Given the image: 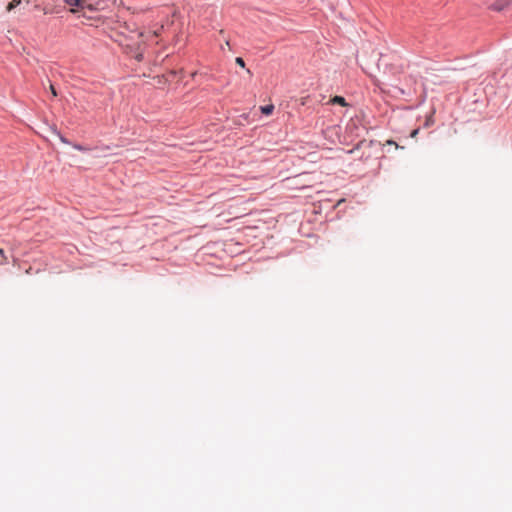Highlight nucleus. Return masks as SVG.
<instances>
[{
	"label": "nucleus",
	"mask_w": 512,
	"mask_h": 512,
	"mask_svg": "<svg viewBox=\"0 0 512 512\" xmlns=\"http://www.w3.org/2000/svg\"><path fill=\"white\" fill-rule=\"evenodd\" d=\"M163 25L158 28V29H155L153 31H148V32H136L135 33V36L137 38V41L134 43H126L124 45L125 49H126V52L127 53H131L133 54V57L137 60V61H142L143 60V48H142V45L148 41V40H151L152 38H157L161 35L162 31H163Z\"/></svg>",
	"instance_id": "f257e3e1"
},
{
	"label": "nucleus",
	"mask_w": 512,
	"mask_h": 512,
	"mask_svg": "<svg viewBox=\"0 0 512 512\" xmlns=\"http://www.w3.org/2000/svg\"><path fill=\"white\" fill-rule=\"evenodd\" d=\"M65 2L73 7H78L81 9L88 8L89 10H93V6L91 4H87L85 0H65Z\"/></svg>",
	"instance_id": "f03ea898"
},
{
	"label": "nucleus",
	"mask_w": 512,
	"mask_h": 512,
	"mask_svg": "<svg viewBox=\"0 0 512 512\" xmlns=\"http://www.w3.org/2000/svg\"><path fill=\"white\" fill-rule=\"evenodd\" d=\"M329 103L331 104H338L341 106H347L346 100L342 96H334L329 100Z\"/></svg>",
	"instance_id": "7ed1b4c3"
},
{
	"label": "nucleus",
	"mask_w": 512,
	"mask_h": 512,
	"mask_svg": "<svg viewBox=\"0 0 512 512\" xmlns=\"http://www.w3.org/2000/svg\"><path fill=\"white\" fill-rule=\"evenodd\" d=\"M260 110L265 115H271L273 113V111H274V105L273 104H269V105H266V106H261Z\"/></svg>",
	"instance_id": "20e7f679"
},
{
	"label": "nucleus",
	"mask_w": 512,
	"mask_h": 512,
	"mask_svg": "<svg viewBox=\"0 0 512 512\" xmlns=\"http://www.w3.org/2000/svg\"><path fill=\"white\" fill-rule=\"evenodd\" d=\"M371 144H372V141H369V142H368V141H366V140L360 141V142L357 144V146H356L354 149L349 150V151H348V153L352 154V153L354 152V150H355V149H359V148H361V147H370V146H371Z\"/></svg>",
	"instance_id": "39448f33"
},
{
	"label": "nucleus",
	"mask_w": 512,
	"mask_h": 512,
	"mask_svg": "<svg viewBox=\"0 0 512 512\" xmlns=\"http://www.w3.org/2000/svg\"><path fill=\"white\" fill-rule=\"evenodd\" d=\"M21 3L20 0H12L8 6H7V11H11L12 9H14L15 7H17L19 4Z\"/></svg>",
	"instance_id": "423d86ee"
},
{
	"label": "nucleus",
	"mask_w": 512,
	"mask_h": 512,
	"mask_svg": "<svg viewBox=\"0 0 512 512\" xmlns=\"http://www.w3.org/2000/svg\"><path fill=\"white\" fill-rule=\"evenodd\" d=\"M235 62H236V64H237V65H239L240 67H242V68H244V67H245V62H244L243 58H241V57H237V58L235 59Z\"/></svg>",
	"instance_id": "0eeeda50"
},
{
	"label": "nucleus",
	"mask_w": 512,
	"mask_h": 512,
	"mask_svg": "<svg viewBox=\"0 0 512 512\" xmlns=\"http://www.w3.org/2000/svg\"><path fill=\"white\" fill-rule=\"evenodd\" d=\"M0 255L2 257V260L0 261V265H3L7 262V257L5 256L4 251L2 249H0Z\"/></svg>",
	"instance_id": "6e6552de"
},
{
	"label": "nucleus",
	"mask_w": 512,
	"mask_h": 512,
	"mask_svg": "<svg viewBox=\"0 0 512 512\" xmlns=\"http://www.w3.org/2000/svg\"><path fill=\"white\" fill-rule=\"evenodd\" d=\"M50 91H51V93H52V95H53L54 97H56V96H57L56 89H55V87H54L52 84H50Z\"/></svg>",
	"instance_id": "1a4fd4ad"
},
{
	"label": "nucleus",
	"mask_w": 512,
	"mask_h": 512,
	"mask_svg": "<svg viewBox=\"0 0 512 512\" xmlns=\"http://www.w3.org/2000/svg\"><path fill=\"white\" fill-rule=\"evenodd\" d=\"M386 144H387V145H395V146H396V148H398V147H399V146H398V144H397V143H395V142H394V141H392V140H387V141H386Z\"/></svg>",
	"instance_id": "9d476101"
},
{
	"label": "nucleus",
	"mask_w": 512,
	"mask_h": 512,
	"mask_svg": "<svg viewBox=\"0 0 512 512\" xmlns=\"http://www.w3.org/2000/svg\"><path fill=\"white\" fill-rule=\"evenodd\" d=\"M417 134H418V129H415V130L412 131L411 137L414 138V137L417 136Z\"/></svg>",
	"instance_id": "9b49d317"
},
{
	"label": "nucleus",
	"mask_w": 512,
	"mask_h": 512,
	"mask_svg": "<svg viewBox=\"0 0 512 512\" xmlns=\"http://www.w3.org/2000/svg\"><path fill=\"white\" fill-rule=\"evenodd\" d=\"M495 8H496L497 10H501V9H503V6H502V5H497Z\"/></svg>",
	"instance_id": "f8f14e48"
},
{
	"label": "nucleus",
	"mask_w": 512,
	"mask_h": 512,
	"mask_svg": "<svg viewBox=\"0 0 512 512\" xmlns=\"http://www.w3.org/2000/svg\"><path fill=\"white\" fill-rule=\"evenodd\" d=\"M70 11H71L72 13H76V10H75L74 8H71V9H70Z\"/></svg>",
	"instance_id": "ddd939ff"
},
{
	"label": "nucleus",
	"mask_w": 512,
	"mask_h": 512,
	"mask_svg": "<svg viewBox=\"0 0 512 512\" xmlns=\"http://www.w3.org/2000/svg\"><path fill=\"white\" fill-rule=\"evenodd\" d=\"M247 73H248L249 75H252V72H251V70H250V69H247Z\"/></svg>",
	"instance_id": "4468645a"
},
{
	"label": "nucleus",
	"mask_w": 512,
	"mask_h": 512,
	"mask_svg": "<svg viewBox=\"0 0 512 512\" xmlns=\"http://www.w3.org/2000/svg\"><path fill=\"white\" fill-rule=\"evenodd\" d=\"M229 46H230V45H229V42H228V41H226L225 47H229Z\"/></svg>",
	"instance_id": "2eb2a0df"
},
{
	"label": "nucleus",
	"mask_w": 512,
	"mask_h": 512,
	"mask_svg": "<svg viewBox=\"0 0 512 512\" xmlns=\"http://www.w3.org/2000/svg\"><path fill=\"white\" fill-rule=\"evenodd\" d=\"M229 46H230V45H229V42H228V41H226L225 47H229Z\"/></svg>",
	"instance_id": "dca6fc26"
}]
</instances>
